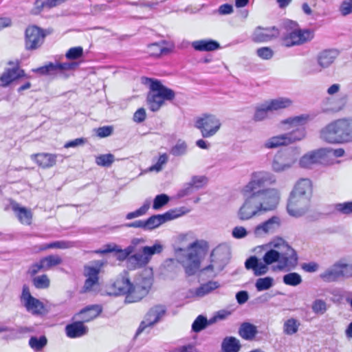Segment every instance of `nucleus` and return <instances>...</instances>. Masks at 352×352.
<instances>
[{
	"instance_id": "1",
	"label": "nucleus",
	"mask_w": 352,
	"mask_h": 352,
	"mask_svg": "<svg viewBox=\"0 0 352 352\" xmlns=\"http://www.w3.org/2000/svg\"><path fill=\"white\" fill-rule=\"evenodd\" d=\"M276 182V176L268 171H256L251 174L250 181L241 190L246 199L237 212L240 220H250L276 207L280 199L278 190L265 188Z\"/></svg>"
},
{
	"instance_id": "2",
	"label": "nucleus",
	"mask_w": 352,
	"mask_h": 352,
	"mask_svg": "<svg viewBox=\"0 0 352 352\" xmlns=\"http://www.w3.org/2000/svg\"><path fill=\"white\" fill-rule=\"evenodd\" d=\"M271 245L273 248L266 251L263 261L256 256H252L245 261V268L252 270L254 276L266 274L270 270L269 265L274 263L276 265L273 267L274 271H290L297 266V253L284 239H275L271 242Z\"/></svg>"
},
{
	"instance_id": "3",
	"label": "nucleus",
	"mask_w": 352,
	"mask_h": 352,
	"mask_svg": "<svg viewBox=\"0 0 352 352\" xmlns=\"http://www.w3.org/2000/svg\"><path fill=\"white\" fill-rule=\"evenodd\" d=\"M312 190L311 182L309 179H300L291 192L287 210L289 215L299 217L308 210L309 198Z\"/></svg>"
},
{
	"instance_id": "4",
	"label": "nucleus",
	"mask_w": 352,
	"mask_h": 352,
	"mask_svg": "<svg viewBox=\"0 0 352 352\" xmlns=\"http://www.w3.org/2000/svg\"><path fill=\"white\" fill-rule=\"evenodd\" d=\"M321 138L331 144H343L352 141V117L338 119L330 122L320 132Z\"/></svg>"
},
{
	"instance_id": "5",
	"label": "nucleus",
	"mask_w": 352,
	"mask_h": 352,
	"mask_svg": "<svg viewBox=\"0 0 352 352\" xmlns=\"http://www.w3.org/2000/svg\"><path fill=\"white\" fill-rule=\"evenodd\" d=\"M146 81L149 83L151 90L147 96V103L152 111H158L164 101L172 100L175 98L174 91L163 85L160 80L147 78Z\"/></svg>"
},
{
	"instance_id": "6",
	"label": "nucleus",
	"mask_w": 352,
	"mask_h": 352,
	"mask_svg": "<svg viewBox=\"0 0 352 352\" xmlns=\"http://www.w3.org/2000/svg\"><path fill=\"white\" fill-rule=\"evenodd\" d=\"M219 118L211 114H205L197 119L195 126L200 130L203 138H207L214 135L221 127Z\"/></svg>"
},
{
	"instance_id": "7",
	"label": "nucleus",
	"mask_w": 352,
	"mask_h": 352,
	"mask_svg": "<svg viewBox=\"0 0 352 352\" xmlns=\"http://www.w3.org/2000/svg\"><path fill=\"white\" fill-rule=\"evenodd\" d=\"M314 38V32L309 30L295 29L283 36V45L287 47L302 45Z\"/></svg>"
},
{
	"instance_id": "8",
	"label": "nucleus",
	"mask_w": 352,
	"mask_h": 352,
	"mask_svg": "<svg viewBox=\"0 0 352 352\" xmlns=\"http://www.w3.org/2000/svg\"><path fill=\"white\" fill-rule=\"evenodd\" d=\"M166 312V309L164 305H157L151 307L140 323L137 330L136 335L141 333L147 327H152L155 324L160 322L164 317Z\"/></svg>"
},
{
	"instance_id": "9",
	"label": "nucleus",
	"mask_w": 352,
	"mask_h": 352,
	"mask_svg": "<svg viewBox=\"0 0 352 352\" xmlns=\"http://www.w3.org/2000/svg\"><path fill=\"white\" fill-rule=\"evenodd\" d=\"M297 161V157L291 152H278L272 162V169L282 173L291 168Z\"/></svg>"
},
{
	"instance_id": "10",
	"label": "nucleus",
	"mask_w": 352,
	"mask_h": 352,
	"mask_svg": "<svg viewBox=\"0 0 352 352\" xmlns=\"http://www.w3.org/2000/svg\"><path fill=\"white\" fill-rule=\"evenodd\" d=\"M151 285V278H144L142 283L131 284L130 291L126 295L125 301L133 303L140 300L148 294Z\"/></svg>"
},
{
	"instance_id": "11",
	"label": "nucleus",
	"mask_w": 352,
	"mask_h": 352,
	"mask_svg": "<svg viewBox=\"0 0 352 352\" xmlns=\"http://www.w3.org/2000/svg\"><path fill=\"white\" fill-rule=\"evenodd\" d=\"M197 248H200L198 241L191 243L188 245V249L191 252L188 254L186 259L182 261L185 272L188 276L195 274L199 267L200 260Z\"/></svg>"
},
{
	"instance_id": "12",
	"label": "nucleus",
	"mask_w": 352,
	"mask_h": 352,
	"mask_svg": "<svg viewBox=\"0 0 352 352\" xmlns=\"http://www.w3.org/2000/svg\"><path fill=\"white\" fill-rule=\"evenodd\" d=\"M45 34L43 30L37 26H30L25 30V47L27 50H36L41 46Z\"/></svg>"
},
{
	"instance_id": "13",
	"label": "nucleus",
	"mask_w": 352,
	"mask_h": 352,
	"mask_svg": "<svg viewBox=\"0 0 352 352\" xmlns=\"http://www.w3.org/2000/svg\"><path fill=\"white\" fill-rule=\"evenodd\" d=\"M330 151L327 148H321L305 154L299 160L301 168H309L314 164L321 163L328 157Z\"/></svg>"
},
{
	"instance_id": "14",
	"label": "nucleus",
	"mask_w": 352,
	"mask_h": 352,
	"mask_svg": "<svg viewBox=\"0 0 352 352\" xmlns=\"http://www.w3.org/2000/svg\"><path fill=\"white\" fill-rule=\"evenodd\" d=\"M182 215L179 210H170L162 214H155L145 221L146 230H153L160 225L173 220Z\"/></svg>"
},
{
	"instance_id": "15",
	"label": "nucleus",
	"mask_w": 352,
	"mask_h": 352,
	"mask_svg": "<svg viewBox=\"0 0 352 352\" xmlns=\"http://www.w3.org/2000/svg\"><path fill=\"white\" fill-rule=\"evenodd\" d=\"M101 264L92 266L85 265L83 274L86 277L82 290L84 292H89L94 289V287L98 285L99 273Z\"/></svg>"
},
{
	"instance_id": "16",
	"label": "nucleus",
	"mask_w": 352,
	"mask_h": 352,
	"mask_svg": "<svg viewBox=\"0 0 352 352\" xmlns=\"http://www.w3.org/2000/svg\"><path fill=\"white\" fill-rule=\"evenodd\" d=\"M78 66L75 63H50L36 69V72L43 75L55 74L74 69Z\"/></svg>"
},
{
	"instance_id": "17",
	"label": "nucleus",
	"mask_w": 352,
	"mask_h": 352,
	"mask_svg": "<svg viewBox=\"0 0 352 352\" xmlns=\"http://www.w3.org/2000/svg\"><path fill=\"white\" fill-rule=\"evenodd\" d=\"M280 225L279 217L274 216L265 222L256 226L254 233L257 237H262L272 234L278 229Z\"/></svg>"
},
{
	"instance_id": "18",
	"label": "nucleus",
	"mask_w": 352,
	"mask_h": 352,
	"mask_svg": "<svg viewBox=\"0 0 352 352\" xmlns=\"http://www.w3.org/2000/svg\"><path fill=\"white\" fill-rule=\"evenodd\" d=\"M278 35V30L275 27L263 28L258 27L252 34V40L257 43L267 42Z\"/></svg>"
},
{
	"instance_id": "19",
	"label": "nucleus",
	"mask_w": 352,
	"mask_h": 352,
	"mask_svg": "<svg viewBox=\"0 0 352 352\" xmlns=\"http://www.w3.org/2000/svg\"><path fill=\"white\" fill-rule=\"evenodd\" d=\"M340 267L342 265V260L336 262L331 267L327 268L324 272L320 274V278L324 282H336L342 277V270Z\"/></svg>"
},
{
	"instance_id": "20",
	"label": "nucleus",
	"mask_w": 352,
	"mask_h": 352,
	"mask_svg": "<svg viewBox=\"0 0 352 352\" xmlns=\"http://www.w3.org/2000/svg\"><path fill=\"white\" fill-rule=\"evenodd\" d=\"M221 286L218 281L210 280L204 284H201L199 287L191 289L190 294L192 296L196 298H203L205 296L212 293L215 289L219 288Z\"/></svg>"
},
{
	"instance_id": "21",
	"label": "nucleus",
	"mask_w": 352,
	"mask_h": 352,
	"mask_svg": "<svg viewBox=\"0 0 352 352\" xmlns=\"http://www.w3.org/2000/svg\"><path fill=\"white\" fill-rule=\"evenodd\" d=\"M65 332L67 336L70 338H80L87 333L88 327L84 325L81 320L74 322L66 325Z\"/></svg>"
},
{
	"instance_id": "22",
	"label": "nucleus",
	"mask_w": 352,
	"mask_h": 352,
	"mask_svg": "<svg viewBox=\"0 0 352 352\" xmlns=\"http://www.w3.org/2000/svg\"><path fill=\"white\" fill-rule=\"evenodd\" d=\"M101 311L100 305H91L82 309L76 316L82 322H88L96 318Z\"/></svg>"
},
{
	"instance_id": "23",
	"label": "nucleus",
	"mask_w": 352,
	"mask_h": 352,
	"mask_svg": "<svg viewBox=\"0 0 352 352\" xmlns=\"http://www.w3.org/2000/svg\"><path fill=\"white\" fill-rule=\"evenodd\" d=\"M192 47L199 52H211L220 48L219 43L212 39H201L192 42Z\"/></svg>"
},
{
	"instance_id": "24",
	"label": "nucleus",
	"mask_w": 352,
	"mask_h": 352,
	"mask_svg": "<svg viewBox=\"0 0 352 352\" xmlns=\"http://www.w3.org/2000/svg\"><path fill=\"white\" fill-rule=\"evenodd\" d=\"M208 179L205 176H194L187 186L179 191V195L183 197L189 195L192 192L193 188H201L206 185Z\"/></svg>"
},
{
	"instance_id": "25",
	"label": "nucleus",
	"mask_w": 352,
	"mask_h": 352,
	"mask_svg": "<svg viewBox=\"0 0 352 352\" xmlns=\"http://www.w3.org/2000/svg\"><path fill=\"white\" fill-rule=\"evenodd\" d=\"M339 52L336 50H326L321 52L318 56V63L321 68H327L337 58Z\"/></svg>"
},
{
	"instance_id": "26",
	"label": "nucleus",
	"mask_w": 352,
	"mask_h": 352,
	"mask_svg": "<svg viewBox=\"0 0 352 352\" xmlns=\"http://www.w3.org/2000/svg\"><path fill=\"white\" fill-rule=\"evenodd\" d=\"M23 71L19 67H14L6 69L0 77V81L3 87H6L14 80L23 76Z\"/></svg>"
},
{
	"instance_id": "27",
	"label": "nucleus",
	"mask_w": 352,
	"mask_h": 352,
	"mask_svg": "<svg viewBox=\"0 0 352 352\" xmlns=\"http://www.w3.org/2000/svg\"><path fill=\"white\" fill-rule=\"evenodd\" d=\"M131 283L129 278L126 276L118 277L113 284V287L116 290V295H126L130 291Z\"/></svg>"
},
{
	"instance_id": "28",
	"label": "nucleus",
	"mask_w": 352,
	"mask_h": 352,
	"mask_svg": "<svg viewBox=\"0 0 352 352\" xmlns=\"http://www.w3.org/2000/svg\"><path fill=\"white\" fill-rule=\"evenodd\" d=\"M23 305L28 312L35 316L43 315L46 312L43 303L36 298L26 302Z\"/></svg>"
},
{
	"instance_id": "29",
	"label": "nucleus",
	"mask_w": 352,
	"mask_h": 352,
	"mask_svg": "<svg viewBox=\"0 0 352 352\" xmlns=\"http://www.w3.org/2000/svg\"><path fill=\"white\" fill-rule=\"evenodd\" d=\"M56 155L50 153H38L32 155L38 166L43 168L53 166L56 162Z\"/></svg>"
},
{
	"instance_id": "30",
	"label": "nucleus",
	"mask_w": 352,
	"mask_h": 352,
	"mask_svg": "<svg viewBox=\"0 0 352 352\" xmlns=\"http://www.w3.org/2000/svg\"><path fill=\"white\" fill-rule=\"evenodd\" d=\"M258 331L256 326L250 322H243L239 329V335L245 340H253Z\"/></svg>"
},
{
	"instance_id": "31",
	"label": "nucleus",
	"mask_w": 352,
	"mask_h": 352,
	"mask_svg": "<svg viewBox=\"0 0 352 352\" xmlns=\"http://www.w3.org/2000/svg\"><path fill=\"white\" fill-rule=\"evenodd\" d=\"M241 347L240 341L233 336L226 337L221 342L222 352H239Z\"/></svg>"
},
{
	"instance_id": "32",
	"label": "nucleus",
	"mask_w": 352,
	"mask_h": 352,
	"mask_svg": "<svg viewBox=\"0 0 352 352\" xmlns=\"http://www.w3.org/2000/svg\"><path fill=\"white\" fill-rule=\"evenodd\" d=\"M268 105V108L273 111H278L290 107L292 101L288 98L280 97L275 99L265 101Z\"/></svg>"
},
{
	"instance_id": "33",
	"label": "nucleus",
	"mask_w": 352,
	"mask_h": 352,
	"mask_svg": "<svg viewBox=\"0 0 352 352\" xmlns=\"http://www.w3.org/2000/svg\"><path fill=\"white\" fill-rule=\"evenodd\" d=\"M309 118V116L306 114H302L294 117H290L282 120L280 122V124L289 125V127L285 129L289 130L292 127L301 126L305 125L307 122Z\"/></svg>"
},
{
	"instance_id": "34",
	"label": "nucleus",
	"mask_w": 352,
	"mask_h": 352,
	"mask_svg": "<svg viewBox=\"0 0 352 352\" xmlns=\"http://www.w3.org/2000/svg\"><path fill=\"white\" fill-rule=\"evenodd\" d=\"M148 263V258H146L142 250L141 252L130 256L127 260L128 266L134 269L144 266Z\"/></svg>"
},
{
	"instance_id": "35",
	"label": "nucleus",
	"mask_w": 352,
	"mask_h": 352,
	"mask_svg": "<svg viewBox=\"0 0 352 352\" xmlns=\"http://www.w3.org/2000/svg\"><path fill=\"white\" fill-rule=\"evenodd\" d=\"M287 142L286 140V138L285 133L273 136L269 139H267L264 142V147L265 148L272 149L276 148L283 146H287Z\"/></svg>"
},
{
	"instance_id": "36",
	"label": "nucleus",
	"mask_w": 352,
	"mask_h": 352,
	"mask_svg": "<svg viewBox=\"0 0 352 352\" xmlns=\"http://www.w3.org/2000/svg\"><path fill=\"white\" fill-rule=\"evenodd\" d=\"M285 135L287 144L289 145L303 140L305 138L306 131L305 128L300 127L289 133H285Z\"/></svg>"
},
{
	"instance_id": "37",
	"label": "nucleus",
	"mask_w": 352,
	"mask_h": 352,
	"mask_svg": "<svg viewBox=\"0 0 352 352\" xmlns=\"http://www.w3.org/2000/svg\"><path fill=\"white\" fill-rule=\"evenodd\" d=\"M14 210L17 212L19 221L25 225H30L32 222V214L30 210L18 205L13 206Z\"/></svg>"
},
{
	"instance_id": "38",
	"label": "nucleus",
	"mask_w": 352,
	"mask_h": 352,
	"mask_svg": "<svg viewBox=\"0 0 352 352\" xmlns=\"http://www.w3.org/2000/svg\"><path fill=\"white\" fill-rule=\"evenodd\" d=\"M300 325V322L293 318L287 319L283 324V333L288 336L296 333Z\"/></svg>"
},
{
	"instance_id": "39",
	"label": "nucleus",
	"mask_w": 352,
	"mask_h": 352,
	"mask_svg": "<svg viewBox=\"0 0 352 352\" xmlns=\"http://www.w3.org/2000/svg\"><path fill=\"white\" fill-rule=\"evenodd\" d=\"M74 246V243L69 241H56L50 243L43 245L41 248V250H45L47 249H68Z\"/></svg>"
},
{
	"instance_id": "40",
	"label": "nucleus",
	"mask_w": 352,
	"mask_h": 352,
	"mask_svg": "<svg viewBox=\"0 0 352 352\" xmlns=\"http://www.w3.org/2000/svg\"><path fill=\"white\" fill-rule=\"evenodd\" d=\"M274 284V280L271 276L258 278L255 282V287L258 292H263L270 289Z\"/></svg>"
},
{
	"instance_id": "41",
	"label": "nucleus",
	"mask_w": 352,
	"mask_h": 352,
	"mask_svg": "<svg viewBox=\"0 0 352 352\" xmlns=\"http://www.w3.org/2000/svg\"><path fill=\"white\" fill-rule=\"evenodd\" d=\"M47 340L45 336H32L29 340V345L35 351H41L47 344Z\"/></svg>"
},
{
	"instance_id": "42",
	"label": "nucleus",
	"mask_w": 352,
	"mask_h": 352,
	"mask_svg": "<svg viewBox=\"0 0 352 352\" xmlns=\"http://www.w3.org/2000/svg\"><path fill=\"white\" fill-rule=\"evenodd\" d=\"M219 255V249H215L211 253V264L208 266L204 268V270L209 271V270H216L217 272L221 271L223 266L226 265V261L221 259V263L218 264L214 259L217 258V256Z\"/></svg>"
},
{
	"instance_id": "43",
	"label": "nucleus",
	"mask_w": 352,
	"mask_h": 352,
	"mask_svg": "<svg viewBox=\"0 0 352 352\" xmlns=\"http://www.w3.org/2000/svg\"><path fill=\"white\" fill-rule=\"evenodd\" d=\"M283 281L287 285L296 287L302 283V279L298 273L289 272L283 276Z\"/></svg>"
},
{
	"instance_id": "44",
	"label": "nucleus",
	"mask_w": 352,
	"mask_h": 352,
	"mask_svg": "<svg viewBox=\"0 0 352 352\" xmlns=\"http://www.w3.org/2000/svg\"><path fill=\"white\" fill-rule=\"evenodd\" d=\"M44 270H47L52 267L56 266L62 263V258L58 255H50L41 259Z\"/></svg>"
},
{
	"instance_id": "45",
	"label": "nucleus",
	"mask_w": 352,
	"mask_h": 352,
	"mask_svg": "<svg viewBox=\"0 0 352 352\" xmlns=\"http://www.w3.org/2000/svg\"><path fill=\"white\" fill-rule=\"evenodd\" d=\"M147 52L150 56H159L168 52V50L160 43H153L148 45Z\"/></svg>"
},
{
	"instance_id": "46",
	"label": "nucleus",
	"mask_w": 352,
	"mask_h": 352,
	"mask_svg": "<svg viewBox=\"0 0 352 352\" xmlns=\"http://www.w3.org/2000/svg\"><path fill=\"white\" fill-rule=\"evenodd\" d=\"M168 161V155L166 153L160 154L156 162L148 168L150 172H160Z\"/></svg>"
},
{
	"instance_id": "47",
	"label": "nucleus",
	"mask_w": 352,
	"mask_h": 352,
	"mask_svg": "<svg viewBox=\"0 0 352 352\" xmlns=\"http://www.w3.org/2000/svg\"><path fill=\"white\" fill-rule=\"evenodd\" d=\"M312 311L318 315H323L327 310V305L324 300L316 299L311 304Z\"/></svg>"
},
{
	"instance_id": "48",
	"label": "nucleus",
	"mask_w": 352,
	"mask_h": 352,
	"mask_svg": "<svg viewBox=\"0 0 352 352\" xmlns=\"http://www.w3.org/2000/svg\"><path fill=\"white\" fill-rule=\"evenodd\" d=\"M187 144L181 140H179L176 144L171 148L170 153L174 156L184 155L187 153Z\"/></svg>"
},
{
	"instance_id": "49",
	"label": "nucleus",
	"mask_w": 352,
	"mask_h": 352,
	"mask_svg": "<svg viewBox=\"0 0 352 352\" xmlns=\"http://www.w3.org/2000/svg\"><path fill=\"white\" fill-rule=\"evenodd\" d=\"M115 157L113 155L103 154L100 155L96 157V163L97 165L103 167H109L114 162Z\"/></svg>"
},
{
	"instance_id": "50",
	"label": "nucleus",
	"mask_w": 352,
	"mask_h": 352,
	"mask_svg": "<svg viewBox=\"0 0 352 352\" xmlns=\"http://www.w3.org/2000/svg\"><path fill=\"white\" fill-rule=\"evenodd\" d=\"M150 208V201H146L144 204L138 210L129 212L126 215V219L128 220L133 219L141 216L144 215Z\"/></svg>"
},
{
	"instance_id": "51",
	"label": "nucleus",
	"mask_w": 352,
	"mask_h": 352,
	"mask_svg": "<svg viewBox=\"0 0 352 352\" xmlns=\"http://www.w3.org/2000/svg\"><path fill=\"white\" fill-rule=\"evenodd\" d=\"M267 107V104L265 102L256 108L254 116V120L255 121H262L267 118L268 112L271 111Z\"/></svg>"
},
{
	"instance_id": "52",
	"label": "nucleus",
	"mask_w": 352,
	"mask_h": 352,
	"mask_svg": "<svg viewBox=\"0 0 352 352\" xmlns=\"http://www.w3.org/2000/svg\"><path fill=\"white\" fill-rule=\"evenodd\" d=\"M162 250L163 246L161 244L155 243L152 246H144L142 250L149 261L153 255L160 253Z\"/></svg>"
},
{
	"instance_id": "53",
	"label": "nucleus",
	"mask_w": 352,
	"mask_h": 352,
	"mask_svg": "<svg viewBox=\"0 0 352 352\" xmlns=\"http://www.w3.org/2000/svg\"><path fill=\"white\" fill-rule=\"evenodd\" d=\"M208 319L206 317L199 315L192 324V330L194 332H199L207 327Z\"/></svg>"
},
{
	"instance_id": "54",
	"label": "nucleus",
	"mask_w": 352,
	"mask_h": 352,
	"mask_svg": "<svg viewBox=\"0 0 352 352\" xmlns=\"http://www.w3.org/2000/svg\"><path fill=\"white\" fill-rule=\"evenodd\" d=\"M133 252L134 247L133 245H129L124 250L118 247V250L115 252V254L118 260L122 261L126 258L128 259V258Z\"/></svg>"
},
{
	"instance_id": "55",
	"label": "nucleus",
	"mask_w": 352,
	"mask_h": 352,
	"mask_svg": "<svg viewBox=\"0 0 352 352\" xmlns=\"http://www.w3.org/2000/svg\"><path fill=\"white\" fill-rule=\"evenodd\" d=\"M334 209L340 214H349L352 213V201L336 204Z\"/></svg>"
},
{
	"instance_id": "56",
	"label": "nucleus",
	"mask_w": 352,
	"mask_h": 352,
	"mask_svg": "<svg viewBox=\"0 0 352 352\" xmlns=\"http://www.w3.org/2000/svg\"><path fill=\"white\" fill-rule=\"evenodd\" d=\"M169 200V197L166 194L157 195L153 200V208L154 210H159L167 204Z\"/></svg>"
},
{
	"instance_id": "57",
	"label": "nucleus",
	"mask_w": 352,
	"mask_h": 352,
	"mask_svg": "<svg viewBox=\"0 0 352 352\" xmlns=\"http://www.w3.org/2000/svg\"><path fill=\"white\" fill-rule=\"evenodd\" d=\"M83 55V49L80 46L71 47L65 54V57L69 60H76Z\"/></svg>"
},
{
	"instance_id": "58",
	"label": "nucleus",
	"mask_w": 352,
	"mask_h": 352,
	"mask_svg": "<svg viewBox=\"0 0 352 352\" xmlns=\"http://www.w3.org/2000/svg\"><path fill=\"white\" fill-rule=\"evenodd\" d=\"M34 285L38 289H45L50 285V279L45 274L38 276L33 279Z\"/></svg>"
},
{
	"instance_id": "59",
	"label": "nucleus",
	"mask_w": 352,
	"mask_h": 352,
	"mask_svg": "<svg viewBox=\"0 0 352 352\" xmlns=\"http://www.w3.org/2000/svg\"><path fill=\"white\" fill-rule=\"evenodd\" d=\"M256 54L263 60H269L272 58L274 52L271 48L268 47H263L257 49Z\"/></svg>"
},
{
	"instance_id": "60",
	"label": "nucleus",
	"mask_w": 352,
	"mask_h": 352,
	"mask_svg": "<svg viewBox=\"0 0 352 352\" xmlns=\"http://www.w3.org/2000/svg\"><path fill=\"white\" fill-rule=\"evenodd\" d=\"M339 11L342 16H347L352 13V0H344L340 6Z\"/></svg>"
},
{
	"instance_id": "61",
	"label": "nucleus",
	"mask_w": 352,
	"mask_h": 352,
	"mask_svg": "<svg viewBox=\"0 0 352 352\" xmlns=\"http://www.w3.org/2000/svg\"><path fill=\"white\" fill-rule=\"evenodd\" d=\"M346 102L347 96L346 95L337 98L335 106L332 108V110L336 112L342 111L345 107Z\"/></svg>"
},
{
	"instance_id": "62",
	"label": "nucleus",
	"mask_w": 352,
	"mask_h": 352,
	"mask_svg": "<svg viewBox=\"0 0 352 352\" xmlns=\"http://www.w3.org/2000/svg\"><path fill=\"white\" fill-rule=\"evenodd\" d=\"M301 268L306 272H316L319 269V265L314 261L304 263L301 265Z\"/></svg>"
},
{
	"instance_id": "63",
	"label": "nucleus",
	"mask_w": 352,
	"mask_h": 352,
	"mask_svg": "<svg viewBox=\"0 0 352 352\" xmlns=\"http://www.w3.org/2000/svg\"><path fill=\"white\" fill-rule=\"evenodd\" d=\"M232 234L235 239H243L248 235V232L244 227L236 226L232 230Z\"/></svg>"
},
{
	"instance_id": "64",
	"label": "nucleus",
	"mask_w": 352,
	"mask_h": 352,
	"mask_svg": "<svg viewBox=\"0 0 352 352\" xmlns=\"http://www.w3.org/2000/svg\"><path fill=\"white\" fill-rule=\"evenodd\" d=\"M342 265L344 267H340L342 277L345 278H352V264H347L342 261Z\"/></svg>"
}]
</instances>
